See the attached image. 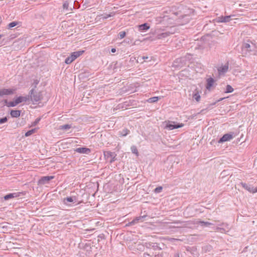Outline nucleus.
<instances>
[{
  "label": "nucleus",
  "instance_id": "nucleus-1",
  "mask_svg": "<svg viewBox=\"0 0 257 257\" xmlns=\"http://www.w3.org/2000/svg\"><path fill=\"white\" fill-rule=\"evenodd\" d=\"M255 46L251 43H244L242 46L241 54L243 56L246 57L249 55H255Z\"/></svg>",
  "mask_w": 257,
  "mask_h": 257
},
{
  "label": "nucleus",
  "instance_id": "nucleus-2",
  "mask_svg": "<svg viewBox=\"0 0 257 257\" xmlns=\"http://www.w3.org/2000/svg\"><path fill=\"white\" fill-rule=\"evenodd\" d=\"M163 124H165L164 128L169 130H173L174 129L180 128L183 127L184 125L182 123H180L169 120L164 121Z\"/></svg>",
  "mask_w": 257,
  "mask_h": 257
},
{
  "label": "nucleus",
  "instance_id": "nucleus-3",
  "mask_svg": "<svg viewBox=\"0 0 257 257\" xmlns=\"http://www.w3.org/2000/svg\"><path fill=\"white\" fill-rule=\"evenodd\" d=\"M29 94H30L31 100L33 102H38L43 98L42 92L41 91L37 92L35 90V88H33L30 90Z\"/></svg>",
  "mask_w": 257,
  "mask_h": 257
},
{
  "label": "nucleus",
  "instance_id": "nucleus-4",
  "mask_svg": "<svg viewBox=\"0 0 257 257\" xmlns=\"http://www.w3.org/2000/svg\"><path fill=\"white\" fill-rule=\"evenodd\" d=\"M186 64V59L184 57H180L176 59L173 63V67L176 68H180L184 66Z\"/></svg>",
  "mask_w": 257,
  "mask_h": 257
},
{
  "label": "nucleus",
  "instance_id": "nucleus-5",
  "mask_svg": "<svg viewBox=\"0 0 257 257\" xmlns=\"http://www.w3.org/2000/svg\"><path fill=\"white\" fill-rule=\"evenodd\" d=\"M54 178L53 176H47L42 177L38 181V185H45L48 184L49 182Z\"/></svg>",
  "mask_w": 257,
  "mask_h": 257
},
{
  "label": "nucleus",
  "instance_id": "nucleus-6",
  "mask_svg": "<svg viewBox=\"0 0 257 257\" xmlns=\"http://www.w3.org/2000/svg\"><path fill=\"white\" fill-rule=\"evenodd\" d=\"M233 138V133L225 134L218 140L217 142L219 144L223 143L231 140Z\"/></svg>",
  "mask_w": 257,
  "mask_h": 257
},
{
  "label": "nucleus",
  "instance_id": "nucleus-7",
  "mask_svg": "<svg viewBox=\"0 0 257 257\" xmlns=\"http://www.w3.org/2000/svg\"><path fill=\"white\" fill-rule=\"evenodd\" d=\"M23 194V193L21 192H16L13 193H9L6 195H5L2 199H4V200H9L10 199L17 198L20 197L21 195Z\"/></svg>",
  "mask_w": 257,
  "mask_h": 257
},
{
  "label": "nucleus",
  "instance_id": "nucleus-8",
  "mask_svg": "<svg viewBox=\"0 0 257 257\" xmlns=\"http://www.w3.org/2000/svg\"><path fill=\"white\" fill-rule=\"evenodd\" d=\"M104 157L106 159L111 158L110 161V163H112L114 162L116 159V155L114 152H111L110 151H105L103 153Z\"/></svg>",
  "mask_w": 257,
  "mask_h": 257
},
{
  "label": "nucleus",
  "instance_id": "nucleus-9",
  "mask_svg": "<svg viewBox=\"0 0 257 257\" xmlns=\"http://www.w3.org/2000/svg\"><path fill=\"white\" fill-rule=\"evenodd\" d=\"M15 89L11 88H3L0 89V97L4 95H9L14 93Z\"/></svg>",
  "mask_w": 257,
  "mask_h": 257
},
{
  "label": "nucleus",
  "instance_id": "nucleus-10",
  "mask_svg": "<svg viewBox=\"0 0 257 257\" xmlns=\"http://www.w3.org/2000/svg\"><path fill=\"white\" fill-rule=\"evenodd\" d=\"M240 184L241 185L242 187H243L244 189H245L250 193H254L257 192V187L254 188L253 187L250 185H248L246 183L243 182H241Z\"/></svg>",
  "mask_w": 257,
  "mask_h": 257
},
{
  "label": "nucleus",
  "instance_id": "nucleus-11",
  "mask_svg": "<svg viewBox=\"0 0 257 257\" xmlns=\"http://www.w3.org/2000/svg\"><path fill=\"white\" fill-rule=\"evenodd\" d=\"M74 151L80 154H89L91 152V150L86 147H81L76 148Z\"/></svg>",
  "mask_w": 257,
  "mask_h": 257
},
{
  "label": "nucleus",
  "instance_id": "nucleus-12",
  "mask_svg": "<svg viewBox=\"0 0 257 257\" xmlns=\"http://www.w3.org/2000/svg\"><path fill=\"white\" fill-rule=\"evenodd\" d=\"M76 202V197L75 196H70L64 198L63 203L66 205H69V203H75Z\"/></svg>",
  "mask_w": 257,
  "mask_h": 257
},
{
  "label": "nucleus",
  "instance_id": "nucleus-13",
  "mask_svg": "<svg viewBox=\"0 0 257 257\" xmlns=\"http://www.w3.org/2000/svg\"><path fill=\"white\" fill-rule=\"evenodd\" d=\"M214 83H215V80L213 78L210 77V78L207 79L206 88L207 90H210L211 88L213 86Z\"/></svg>",
  "mask_w": 257,
  "mask_h": 257
},
{
  "label": "nucleus",
  "instance_id": "nucleus-14",
  "mask_svg": "<svg viewBox=\"0 0 257 257\" xmlns=\"http://www.w3.org/2000/svg\"><path fill=\"white\" fill-rule=\"evenodd\" d=\"M228 69V63L227 62L223 66H221V67L218 68V71L219 74L221 75V74H224L226 73Z\"/></svg>",
  "mask_w": 257,
  "mask_h": 257
},
{
  "label": "nucleus",
  "instance_id": "nucleus-15",
  "mask_svg": "<svg viewBox=\"0 0 257 257\" xmlns=\"http://www.w3.org/2000/svg\"><path fill=\"white\" fill-rule=\"evenodd\" d=\"M138 27L139 31L142 32H146L150 28L149 24L147 23L139 25Z\"/></svg>",
  "mask_w": 257,
  "mask_h": 257
},
{
  "label": "nucleus",
  "instance_id": "nucleus-16",
  "mask_svg": "<svg viewBox=\"0 0 257 257\" xmlns=\"http://www.w3.org/2000/svg\"><path fill=\"white\" fill-rule=\"evenodd\" d=\"M173 33L170 32H165L164 33H162L160 34H158L157 36V38L158 39H162L164 38H165L169 36H170L171 34H173Z\"/></svg>",
  "mask_w": 257,
  "mask_h": 257
},
{
  "label": "nucleus",
  "instance_id": "nucleus-17",
  "mask_svg": "<svg viewBox=\"0 0 257 257\" xmlns=\"http://www.w3.org/2000/svg\"><path fill=\"white\" fill-rule=\"evenodd\" d=\"M84 52V50H81V51H75L73 53H72L70 55V56L72 58H73V60H75L77 58L81 56L83 53Z\"/></svg>",
  "mask_w": 257,
  "mask_h": 257
},
{
  "label": "nucleus",
  "instance_id": "nucleus-18",
  "mask_svg": "<svg viewBox=\"0 0 257 257\" xmlns=\"http://www.w3.org/2000/svg\"><path fill=\"white\" fill-rule=\"evenodd\" d=\"M21 110H11L10 111L11 116L12 117H18L20 116Z\"/></svg>",
  "mask_w": 257,
  "mask_h": 257
},
{
  "label": "nucleus",
  "instance_id": "nucleus-19",
  "mask_svg": "<svg viewBox=\"0 0 257 257\" xmlns=\"http://www.w3.org/2000/svg\"><path fill=\"white\" fill-rule=\"evenodd\" d=\"M27 97L25 96H19L15 98V100L17 102V104H19L20 103H22L23 102H26L28 100Z\"/></svg>",
  "mask_w": 257,
  "mask_h": 257
},
{
  "label": "nucleus",
  "instance_id": "nucleus-20",
  "mask_svg": "<svg viewBox=\"0 0 257 257\" xmlns=\"http://www.w3.org/2000/svg\"><path fill=\"white\" fill-rule=\"evenodd\" d=\"M147 244L149 245V247H151L153 248V249L154 250H156V249H159V250H162V248L161 247H160V246H159L158 245V243H154V242H148L147 243Z\"/></svg>",
  "mask_w": 257,
  "mask_h": 257
},
{
  "label": "nucleus",
  "instance_id": "nucleus-21",
  "mask_svg": "<svg viewBox=\"0 0 257 257\" xmlns=\"http://www.w3.org/2000/svg\"><path fill=\"white\" fill-rule=\"evenodd\" d=\"M232 16H221L219 17V22L222 23L228 22L230 21V18Z\"/></svg>",
  "mask_w": 257,
  "mask_h": 257
},
{
  "label": "nucleus",
  "instance_id": "nucleus-22",
  "mask_svg": "<svg viewBox=\"0 0 257 257\" xmlns=\"http://www.w3.org/2000/svg\"><path fill=\"white\" fill-rule=\"evenodd\" d=\"M144 217V216H140L139 217H137L131 222H130L126 225H133L135 223H138L140 220H142Z\"/></svg>",
  "mask_w": 257,
  "mask_h": 257
},
{
  "label": "nucleus",
  "instance_id": "nucleus-23",
  "mask_svg": "<svg viewBox=\"0 0 257 257\" xmlns=\"http://www.w3.org/2000/svg\"><path fill=\"white\" fill-rule=\"evenodd\" d=\"M160 97L158 96H154L149 98L147 101L149 103H154L157 102Z\"/></svg>",
  "mask_w": 257,
  "mask_h": 257
},
{
  "label": "nucleus",
  "instance_id": "nucleus-24",
  "mask_svg": "<svg viewBox=\"0 0 257 257\" xmlns=\"http://www.w3.org/2000/svg\"><path fill=\"white\" fill-rule=\"evenodd\" d=\"M19 24V22H17V21H13L12 22H11L10 23H9L8 25V29H12V28L16 26L17 25H18Z\"/></svg>",
  "mask_w": 257,
  "mask_h": 257
},
{
  "label": "nucleus",
  "instance_id": "nucleus-25",
  "mask_svg": "<svg viewBox=\"0 0 257 257\" xmlns=\"http://www.w3.org/2000/svg\"><path fill=\"white\" fill-rule=\"evenodd\" d=\"M71 127V125L69 124H66L64 125H60L59 127V128L60 130H68L70 129Z\"/></svg>",
  "mask_w": 257,
  "mask_h": 257
},
{
  "label": "nucleus",
  "instance_id": "nucleus-26",
  "mask_svg": "<svg viewBox=\"0 0 257 257\" xmlns=\"http://www.w3.org/2000/svg\"><path fill=\"white\" fill-rule=\"evenodd\" d=\"M83 248L84 250H85L88 253H89L90 251H91V247L90 244L86 243L83 246Z\"/></svg>",
  "mask_w": 257,
  "mask_h": 257
},
{
  "label": "nucleus",
  "instance_id": "nucleus-27",
  "mask_svg": "<svg viewBox=\"0 0 257 257\" xmlns=\"http://www.w3.org/2000/svg\"><path fill=\"white\" fill-rule=\"evenodd\" d=\"M132 152L133 154H135L137 156H139V152L138 151L137 148L136 146H132L131 148Z\"/></svg>",
  "mask_w": 257,
  "mask_h": 257
},
{
  "label": "nucleus",
  "instance_id": "nucleus-28",
  "mask_svg": "<svg viewBox=\"0 0 257 257\" xmlns=\"http://www.w3.org/2000/svg\"><path fill=\"white\" fill-rule=\"evenodd\" d=\"M193 98L195 99L197 102H199L200 100V95L199 94L198 92H196L194 94H193Z\"/></svg>",
  "mask_w": 257,
  "mask_h": 257
},
{
  "label": "nucleus",
  "instance_id": "nucleus-29",
  "mask_svg": "<svg viewBox=\"0 0 257 257\" xmlns=\"http://www.w3.org/2000/svg\"><path fill=\"white\" fill-rule=\"evenodd\" d=\"M130 133V131L127 128H125L122 130L121 132H120V134L122 137H125L127 135H128Z\"/></svg>",
  "mask_w": 257,
  "mask_h": 257
},
{
  "label": "nucleus",
  "instance_id": "nucleus-30",
  "mask_svg": "<svg viewBox=\"0 0 257 257\" xmlns=\"http://www.w3.org/2000/svg\"><path fill=\"white\" fill-rule=\"evenodd\" d=\"M35 132H36V129L35 128L31 129V130L27 131L25 133V136L26 137H29L31 135H32L33 134L35 133Z\"/></svg>",
  "mask_w": 257,
  "mask_h": 257
},
{
  "label": "nucleus",
  "instance_id": "nucleus-31",
  "mask_svg": "<svg viewBox=\"0 0 257 257\" xmlns=\"http://www.w3.org/2000/svg\"><path fill=\"white\" fill-rule=\"evenodd\" d=\"M199 224L201 225V226H209L210 225H212V223L209 222H205L204 221H200L199 222Z\"/></svg>",
  "mask_w": 257,
  "mask_h": 257
},
{
  "label": "nucleus",
  "instance_id": "nucleus-32",
  "mask_svg": "<svg viewBox=\"0 0 257 257\" xmlns=\"http://www.w3.org/2000/svg\"><path fill=\"white\" fill-rule=\"evenodd\" d=\"M233 88L230 85H227L226 90L225 91V93H231L233 91Z\"/></svg>",
  "mask_w": 257,
  "mask_h": 257
},
{
  "label": "nucleus",
  "instance_id": "nucleus-33",
  "mask_svg": "<svg viewBox=\"0 0 257 257\" xmlns=\"http://www.w3.org/2000/svg\"><path fill=\"white\" fill-rule=\"evenodd\" d=\"M17 102L16 100H14L13 101H9V105H8V107H15L17 105Z\"/></svg>",
  "mask_w": 257,
  "mask_h": 257
},
{
  "label": "nucleus",
  "instance_id": "nucleus-34",
  "mask_svg": "<svg viewBox=\"0 0 257 257\" xmlns=\"http://www.w3.org/2000/svg\"><path fill=\"white\" fill-rule=\"evenodd\" d=\"M182 19L184 20L185 23H188L191 19L190 16L188 15L182 16Z\"/></svg>",
  "mask_w": 257,
  "mask_h": 257
},
{
  "label": "nucleus",
  "instance_id": "nucleus-35",
  "mask_svg": "<svg viewBox=\"0 0 257 257\" xmlns=\"http://www.w3.org/2000/svg\"><path fill=\"white\" fill-rule=\"evenodd\" d=\"M9 116H5L2 118H0V124L4 123L8 121Z\"/></svg>",
  "mask_w": 257,
  "mask_h": 257
},
{
  "label": "nucleus",
  "instance_id": "nucleus-36",
  "mask_svg": "<svg viewBox=\"0 0 257 257\" xmlns=\"http://www.w3.org/2000/svg\"><path fill=\"white\" fill-rule=\"evenodd\" d=\"M74 60H73V58H71L70 56L66 58V59L65 60V62L67 64H69L71 63Z\"/></svg>",
  "mask_w": 257,
  "mask_h": 257
},
{
  "label": "nucleus",
  "instance_id": "nucleus-37",
  "mask_svg": "<svg viewBox=\"0 0 257 257\" xmlns=\"http://www.w3.org/2000/svg\"><path fill=\"white\" fill-rule=\"evenodd\" d=\"M126 36V32L124 31H121L118 34V38L120 39H123Z\"/></svg>",
  "mask_w": 257,
  "mask_h": 257
},
{
  "label": "nucleus",
  "instance_id": "nucleus-38",
  "mask_svg": "<svg viewBox=\"0 0 257 257\" xmlns=\"http://www.w3.org/2000/svg\"><path fill=\"white\" fill-rule=\"evenodd\" d=\"M162 190H163V187L162 186H159L154 189V192L155 193H159L162 191Z\"/></svg>",
  "mask_w": 257,
  "mask_h": 257
},
{
  "label": "nucleus",
  "instance_id": "nucleus-39",
  "mask_svg": "<svg viewBox=\"0 0 257 257\" xmlns=\"http://www.w3.org/2000/svg\"><path fill=\"white\" fill-rule=\"evenodd\" d=\"M41 118V117H38L35 119V120L32 123V125L34 126H36L40 121Z\"/></svg>",
  "mask_w": 257,
  "mask_h": 257
},
{
  "label": "nucleus",
  "instance_id": "nucleus-40",
  "mask_svg": "<svg viewBox=\"0 0 257 257\" xmlns=\"http://www.w3.org/2000/svg\"><path fill=\"white\" fill-rule=\"evenodd\" d=\"M69 7V3L68 1H65L63 5V8L64 9L67 10Z\"/></svg>",
  "mask_w": 257,
  "mask_h": 257
},
{
  "label": "nucleus",
  "instance_id": "nucleus-41",
  "mask_svg": "<svg viewBox=\"0 0 257 257\" xmlns=\"http://www.w3.org/2000/svg\"><path fill=\"white\" fill-rule=\"evenodd\" d=\"M132 42H133L132 39H131L130 38H127L123 41V43H125L130 44H131L132 43Z\"/></svg>",
  "mask_w": 257,
  "mask_h": 257
},
{
  "label": "nucleus",
  "instance_id": "nucleus-42",
  "mask_svg": "<svg viewBox=\"0 0 257 257\" xmlns=\"http://www.w3.org/2000/svg\"><path fill=\"white\" fill-rule=\"evenodd\" d=\"M225 98V97H222V98H219L218 100H217V101H216L215 102L212 103H211L209 105L211 106V105H215L216 104V103L217 102H219V101H220L223 99H224Z\"/></svg>",
  "mask_w": 257,
  "mask_h": 257
},
{
  "label": "nucleus",
  "instance_id": "nucleus-43",
  "mask_svg": "<svg viewBox=\"0 0 257 257\" xmlns=\"http://www.w3.org/2000/svg\"><path fill=\"white\" fill-rule=\"evenodd\" d=\"M114 13H113L112 15V14H105V16H104V17H103V19H107L108 18H109V17H110L113 16L114 15Z\"/></svg>",
  "mask_w": 257,
  "mask_h": 257
},
{
  "label": "nucleus",
  "instance_id": "nucleus-44",
  "mask_svg": "<svg viewBox=\"0 0 257 257\" xmlns=\"http://www.w3.org/2000/svg\"><path fill=\"white\" fill-rule=\"evenodd\" d=\"M171 242H173V241H178V240H180V239H177V238H169V239H168Z\"/></svg>",
  "mask_w": 257,
  "mask_h": 257
},
{
  "label": "nucleus",
  "instance_id": "nucleus-45",
  "mask_svg": "<svg viewBox=\"0 0 257 257\" xmlns=\"http://www.w3.org/2000/svg\"><path fill=\"white\" fill-rule=\"evenodd\" d=\"M4 104L7 106H8V105H9V101H8V99H4L3 101H2Z\"/></svg>",
  "mask_w": 257,
  "mask_h": 257
},
{
  "label": "nucleus",
  "instance_id": "nucleus-46",
  "mask_svg": "<svg viewBox=\"0 0 257 257\" xmlns=\"http://www.w3.org/2000/svg\"><path fill=\"white\" fill-rule=\"evenodd\" d=\"M149 57L148 56H142L140 57V59L145 60L146 59H148Z\"/></svg>",
  "mask_w": 257,
  "mask_h": 257
},
{
  "label": "nucleus",
  "instance_id": "nucleus-47",
  "mask_svg": "<svg viewBox=\"0 0 257 257\" xmlns=\"http://www.w3.org/2000/svg\"><path fill=\"white\" fill-rule=\"evenodd\" d=\"M144 257H150V254L148 253L145 252L144 253Z\"/></svg>",
  "mask_w": 257,
  "mask_h": 257
},
{
  "label": "nucleus",
  "instance_id": "nucleus-48",
  "mask_svg": "<svg viewBox=\"0 0 257 257\" xmlns=\"http://www.w3.org/2000/svg\"><path fill=\"white\" fill-rule=\"evenodd\" d=\"M174 257H180V254L179 252L175 253Z\"/></svg>",
  "mask_w": 257,
  "mask_h": 257
},
{
  "label": "nucleus",
  "instance_id": "nucleus-49",
  "mask_svg": "<svg viewBox=\"0 0 257 257\" xmlns=\"http://www.w3.org/2000/svg\"><path fill=\"white\" fill-rule=\"evenodd\" d=\"M111 52L112 53H115L116 52V49L115 48H111Z\"/></svg>",
  "mask_w": 257,
  "mask_h": 257
},
{
  "label": "nucleus",
  "instance_id": "nucleus-50",
  "mask_svg": "<svg viewBox=\"0 0 257 257\" xmlns=\"http://www.w3.org/2000/svg\"><path fill=\"white\" fill-rule=\"evenodd\" d=\"M139 60L140 61H142V60H143L142 59H140V57H138V59H137V62H139Z\"/></svg>",
  "mask_w": 257,
  "mask_h": 257
},
{
  "label": "nucleus",
  "instance_id": "nucleus-51",
  "mask_svg": "<svg viewBox=\"0 0 257 257\" xmlns=\"http://www.w3.org/2000/svg\"><path fill=\"white\" fill-rule=\"evenodd\" d=\"M38 82H37V81L35 82V86H34V88H35L37 87V85L38 84Z\"/></svg>",
  "mask_w": 257,
  "mask_h": 257
},
{
  "label": "nucleus",
  "instance_id": "nucleus-52",
  "mask_svg": "<svg viewBox=\"0 0 257 257\" xmlns=\"http://www.w3.org/2000/svg\"><path fill=\"white\" fill-rule=\"evenodd\" d=\"M217 229H219V230H222V231H224V229L221 228H219V227H218Z\"/></svg>",
  "mask_w": 257,
  "mask_h": 257
},
{
  "label": "nucleus",
  "instance_id": "nucleus-53",
  "mask_svg": "<svg viewBox=\"0 0 257 257\" xmlns=\"http://www.w3.org/2000/svg\"><path fill=\"white\" fill-rule=\"evenodd\" d=\"M136 41H135V42L133 44V45H136Z\"/></svg>",
  "mask_w": 257,
  "mask_h": 257
},
{
  "label": "nucleus",
  "instance_id": "nucleus-54",
  "mask_svg": "<svg viewBox=\"0 0 257 257\" xmlns=\"http://www.w3.org/2000/svg\"><path fill=\"white\" fill-rule=\"evenodd\" d=\"M2 22V18L1 17H0V23Z\"/></svg>",
  "mask_w": 257,
  "mask_h": 257
},
{
  "label": "nucleus",
  "instance_id": "nucleus-55",
  "mask_svg": "<svg viewBox=\"0 0 257 257\" xmlns=\"http://www.w3.org/2000/svg\"><path fill=\"white\" fill-rule=\"evenodd\" d=\"M3 36V35H0V38H2Z\"/></svg>",
  "mask_w": 257,
  "mask_h": 257
},
{
  "label": "nucleus",
  "instance_id": "nucleus-56",
  "mask_svg": "<svg viewBox=\"0 0 257 257\" xmlns=\"http://www.w3.org/2000/svg\"><path fill=\"white\" fill-rule=\"evenodd\" d=\"M203 110H204L203 109V110H201V111H200V113H201Z\"/></svg>",
  "mask_w": 257,
  "mask_h": 257
}]
</instances>
